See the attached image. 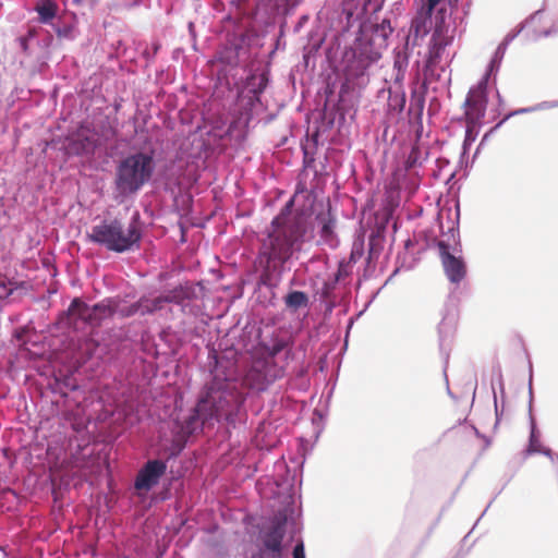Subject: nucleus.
I'll return each instance as SVG.
<instances>
[{"instance_id": "nucleus-1", "label": "nucleus", "mask_w": 558, "mask_h": 558, "mask_svg": "<svg viewBox=\"0 0 558 558\" xmlns=\"http://www.w3.org/2000/svg\"><path fill=\"white\" fill-rule=\"evenodd\" d=\"M301 198L312 203L314 194L312 191L298 186L293 197L272 220L271 231L263 240L259 260L266 271L281 267L291 258L294 251L302 247L304 236L310 228V215L304 211L293 215L290 210L291 206L299 203Z\"/></svg>"}, {"instance_id": "nucleus-2", "label": "nucleus", "mask_w": 558, "mask_h": 558, "mask_svg": "<svg viewBox=\"0 0 558 558\" xmlns=\"http://www.w3.org/2000/svg\"><path fill=\"white\" fill-rule=\"evenodd\" d=\"M242 403V395L233 380L215 378L206 397L197 403L196 412L203 415V422L225 420L233 423Z\"/></svg>"}, {"instance_id": "nucleus-3", "label": "nucleus", "mask_w": 558, "mask_h": 558, "mask_svg": "<svg viewBox=\"0 0 558 558\" xmlns=\"http://www.w3.org/2000/svg\"><path fill=\"white\" fill-rule=\"evenodd\" d=\"M141 236V230L135 222H131L125 229L118 219L104 220L87 233L90 242L117 253L131 250L140 242Z\"/></svg>"}, {"instance_id": "nucleus-4", "label": "nucleus", "mask_w": 558, "mask_h": 558, "mask_svg": "<svg viewBox=\"0 0 558 558\" xmlns=\"http://www.w3.org/2000/svg\"><path fill=\"white\" fill-rule=\"evenodd\" d=\"M154 166L153 157L145 153H136L124 158L117 167L118 192L121 195L137 192L151 178Z\"/></svg>"}, {"instance_id": "nucleus-5", "label": "nucleus", "mask_w": 558, "mask_h": 558, "mask_svg": "<svg viewBox=\"0 0 558 558\" xmlns=\"http://www.w3.org/2000/svg\"><path fill=\"white\" fill-rule=\"evenodd\" d=\"M486 81L472 87L463 102V118L465 123L464 146L471 145L478 136L480 129L487 107Z\"/></svg>"}, {"instance_id": "nucleus-6", "label": "nucleus", "mask_w": 558, "mask_h": 558, "mask_svg": "<svg viewBox=\"0 0 558 558\" xmlns=\"http://www.w3.org/2000/svg\"><path fill=\"white\" fill-rule=\"evenodd\" d=\"M118 308L119 298L105 299L94 306H88L81 299L75 298L68 308L66 316L69 324L75 328H77L78 322L97 327L105 319L112 317Z\"/></svg>"}, {"instance_id": "nucleus-7", "label": "nucleus", "mask_w": 558, "mask_h": 558, "mask_svg": "<svg viewBox=\"0 0 558 558\" xmlns=\"http://www.w3.org/2000/svg\"><path fill=\"white\" fill-rule=\"evenodd\" d=\"M440 263L447 279L453 283L459 284L463 281L468 274V267L461 256H456L450 252V245L445 241L437 242Z\"/></svg>"}, {"instance_id": "nucleus-8", "label": "nucleus", "mask_w": 558, "mask_h": 558, "mask_svg": "<svg viewBox=\"0 0 558 558\" xmlns=\"http://www.w3.org/2000/svg\"><path fill=\"white\" fill-rule=\"evenodd\" d=\"M287 515L279 513L270 519L258 533L259 546L267 549L283 551V538L286 536Z\"/></svg>"}, {"instance_id": "nucleus-9", "label": "nucleus", "mask_w": 558, "mask_h": 558, "mask_svg": "<svg viewBox=\"0 0 558 558\" xmlns=\"http://www.w3.org/2000/svg\"><path fill=\"white\" fill-rule=\"evenodd\" d=\"M98 146V134L86 126H81L68 137L66 150L71 155H89Z\"/></svg>"}, {"instance_id": "nucleus-10", "label": "nucleus", "mask_w": 558, "mask_h": 558, "mask_svg": "<svg viewBox=\"0 0 558 558\" xmlns=\"http://www.w3.org/2000/svg\"><path fill=\"white\" fill-rule=\"evenodd\" d=\"M167 464L161 460H149L140 470L135 478L134 487L137 490H149L158 484L160 477L166 473Z\"/></svg>"}, {"instance_id": "nucleus-11", "label": "nucleus", "mask_w": 558, "mask_h": 558, "mask_svg": "<svg viewBox=\"0 0 558 558\" xmlns=\"http://www.w3.org/2000/svg\"><path fill=\"white\" fill-rule=\"evenodd\" d=\"M449 44V39L446 35L444 21L436 23L434 32L430 38L428 53L426 57V66L429 69L435 68L440 59L441 51Z\"/></svg>"}, {"instance_id": "nucleus-12", "label": "nucleus", "mask_w": 558, "mask_h": 558, "mask_svg": "<svg viewBox=\"0 0 558 558\" xmlns=\"http://www.w3.org/2000/svg\"><path fill=\"white\" fill-rule=\"evenodd\" d=\"M433 12L425 9H420L412 20L410 27V36H413L414 41L423 39L433 27L432 20Z\"/></svg>"}, {"instance_id": "nucleus-13", "label": "nucleus", "mask_w": 558, "mask_h": 558, "mask_svg": "<svg viewBox=\"0 0 558 558\" xmlns=\"http://www.w3.org/2000/svg\"><path fill=\"white\" fill-rule=\"evenodd\" d=\"M317 219L322 226L320 228V238L324 240V242L329 243L332 245L335 241V226L336 221L332 218L330 210L327 213H322L317 216Z\"/></svg>"}, {"instance_id": "nucleus-14", "label": "nucleus", "mask_w": 558, "mask_h": 558, "mask_svg": "<svg viewBox=\"0 0 558 558\" xmlns=\"http://www.w3.org/2000/svg\"><path fill=\"white\" fill-rule=\"evenodd\" d=\"M534 453H544L549 454L550 450L543 447L539 435L535 429V426H532L531 435H530V441L527 448L523 451V458H527L531 454Z\"/></svg>"}, {"instance_id": "nucleus-15", "label": "nucleus", "mask_w": 558, "mask_h": 558, "mask_svg": "<svg viewBox=\"0 0 558 558\" xmlns=\"http://www.w3.org/2000/svg\"><path fill=\"white\" fill-rule=\"evenodd\" d=\"M140 306H142V315L153 314L157 311H160L165 306V300L161 295L149 299V298H141Z\"/></svg>"}, {"instance_id": "nucleus-16", "label": "nucleus", "mask_w": 558, "mask_h": 558, "mask_svg": "<svg viewBox=\"0 0 558 558\" xmlns=\"http://www.w3.org/2000/svg\"><path fill=\"white\" fill-rule=\"evenodd\" d=\"M308 304V296L302 291H292L286 296V305L290 308L298 310Z\"/></svg>"}, {"instance_id": "nucleus-17", "label": "nucleus", "mask_w": 558, "mask_h": 558, "mask_svg": "<svg viewBox=\"0 0 558 558\" xmlns=\"http://www.w3.org/2000/svg\"><path fill=\"white\" fill-rule=\"evenodd\" d=\"M37 12L41 23H49L56 16L57 4L47 0L37 7Z\"/></svg>"}, {"instance_id": "nucleus-18", "label": "nucleus", "mask_w": 558, "mask_h": 558, "mask_svg": "<svg viewBox=\"0 0 558 558\" xmlns=\"http://www.w3.org/2000/svg\"><path fill=\"white\" fill-rule=\"evenodd\" d=\"M219 61L231 66L238 65L239 48L236 46L225 48L219 52Z\"/></svg>"}, {"instance_id": "nucleus-19", "label": "nucleus", "mask_w": 558, "mask_h": 558, "mask_svg": "<svg viewBox=\"0 0 558 558\" xmlns=\"http://www.w3.org/2000/svg\"><path fill=\"white\" fill-rule=\"evenodd\" d=\"M206 422H203V415L196 412V408L194 409L193 414L189 416L185 421L183 429L187 434H193L196 429L201 428Z\"/></svg>"}, {"instance_id": "nucleus-20", "label": "nucleus", "mask_w": 558, "mask_h": 558, "mask_svg": "<svg viewBox=\"0 0 558 558\" xmlns=\"http://www.w3.org/2000/svg\"><path fill=\"white\" fill-rule=\"evenodd\" d=\"M117 313L122 316V317H130V316H133L135 314H141L142 315V306H140V300L126 307H121L119 305V308L117 311Z\"/></svg>"}, {"instance_id": "nucleus-21", "label": "nucleus", "mask_w": 558, "mask_h": 558, "mask_svg": "<svg viewBox=\"0 0 558 558\" xmlns=\"http://www.w3.org/2000/svg\"><path fill=\"white\" fill-rule=\"evenodd\" d=\"M280 550L267 549L266 547L259 546L258 551L252 556V558H282Z\"/></svg>"}, {"instance_id": "nucleus-22", "label": "nucleus", "mask_w": 558, "mask_h": 558, "mask_svg": "<svg viewBox=\"0 0 558 558\" xmlns=\"http://www.w3.org/2000/svg\"><path fill=\"white\" fill-rule=\"evenodd\" d=\"M421 158V150L417 146H413L408 155V158L405 160V168L411 169L415 167Z\"/></svg>"}, {"instance_id": "nucleus-23", "label": "nucleus", "mask_w": 558, "mask_h": 558, "mask_svg": "<svg viewBox=\"0 0 558 558\" xmlns=\"http://www.w3.org/2000/svg\"><path fill=\"white\" fill-rule=\"evenodd\" d=\"M166 303L179 304L183 300V291L181 289H174L169 291L167 294L161 295Z\"/></svg>"}, {"instance_id": "nucleus-24", "label": "nucleus", "mask_w": 558, "mask_h": 558, "mask_svg": "<svg viewBox=\"0 0 558 558\" xmlns=\"http://www.w3.org/2000/svg\"><path fill=\"white\" fill-rule=\"evenodd\" d=\"M286 347V342L282 340H276L271 345L266 347V352L270 357L276 356Z\"/></svg>"}, {"instance_id": "nucleus-25", "label": "nucleus", "mask_w": 558, "mask_h": 558, "mask_svg": "<svg viewBox=\"0 0 558 558\" xmlns=\"http://www.w3.org/2000/svg\"><path fill=\"white\" fill-rule=\"evenodd\" d=\"M377 29H380L385 37L393 32L389 20H383V22L377 25Z\"/></svg>"}, {"instance_id": "nucleus-26", "label": "nucleus", "mask_w": 558, "mask_h": 558, "mask_svg": "<svg viewBox=\"0 0 558 558\" xmlns=\"http://www.w3.org/2000/svg\"><path fill=\"white\" fill-rule=\"evenodd\" d=\"M258 80H259V83H258L257 88H254V89H253V92H254L255 94H260V93H263V90L266 88L267 83H268V78H267V76H266L265 74H262V75L258 77Z\"/></svg>"}, {"instance_id": "nucleus-27", "label": "nucleus", "mask_w": 558, "mask_h": 558, "mask_svg": "<svg viewBox=\"0 0 558 558\" xmlns=\"http://www.w3.org/2000/svg\"><path fill=\"white\" fill-rule=\"evenodd\" d=\"M293 558H305L304 545L302 542L295 545L293 549Z\"/></svg>"}, {"instance_id": "nucleus-28", "label": "nucleus", "mask_w": 558, "mask_h": 558, "mask_svg": "<svg viewBox=\"0 0 558 558\" xmlns=\"http://www.w3.org/2000/svg\"><path fill=\"white\" fill-rule=\"evenodd\" d=\"M441 0H425L422 9L433 12Z\"/></svg>"}, {"instance_id": "nucleus-29", "label": "nucleus", "mask_w": 558, "mask_h": 558, "mask_svg": "<svg viewBox=\"0 0 558 558\" xmlns=\"http://www.w3.org/2000/svg\"><path fill=\"white\" fill-rule=\"evenodd\" d=\"M84 466H85V465L83 464V462H81V461H80L78 459H76V458H75V459L73 460V462H72V468H75V469H80V470H82V469H84Z\"/></svg>"}, {"instance_id": "nucleus-30", "label": "nucleus", "mask_w": 558, "mask_h": 558, "mask_svg": "<svg viewBox=\"0 0 558 558\" xmlns=\"http://www.w3.org/2000/svg\"><path fill=\"white\" fill-rule=\"evenodd\" d=\"M539 19H541V14H539V12H537V13H535V14L531 17V20H530L529 24H533V23H535L536 21H538Z\"/></svg>"}, {"instance_id": "nucleus-31", "label": "nucleus", "mask_w": 558, "mask_h": 558, "mask_svg": "<svg viewBox=\"0 0 558 558\" xmlns=\"http://www.w3.org/2000/svg\"><path fill=\"white\" fill-rule=\"evenodd\" d=\"M557 31H558V26H557L555 29H548V31H545V32L543 33V35H544V36H548V35H550L553 32H557Z\"/></svg>"}]
</instances>
